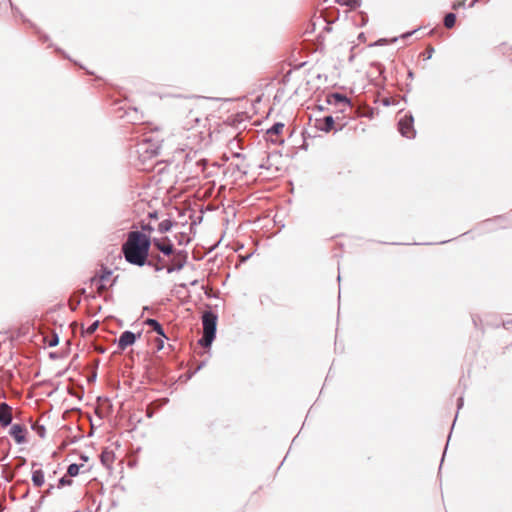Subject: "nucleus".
I'll list each match as a JSON object with an SVG mask.
<instances>
[{
    "label": "nucleus",
    "mask_w": 512,
    "mask_h": 512,
    "mask_svg": "<svg viewBox=\"0 0 512 512\" xmlns=\"http://www.w3.org/2000/svg\"><path fill=\"white\" fill-rule=\"evenodd\" d=\"M207 113L198 101L187 104L179 119V133L193 144H200L210 136Z\"/></svg>",
    "instance_id": "nucleus-1"
},
{
    "label": "nucleus",
    "mask_w": 512,
    "mask_h": 512,
    "mask_svg": "<svg viewBox=\"0 0 512 512\" xmlns=\"http://www.w3.org/2000/svg\"><path fill=\"white\" fill-rule=\"evenodd\" d=\"M150 246L151 240L148 235L140 231H131L122 245V252L128 263L144 266L148 259Z\"/></svg>",
    "instance_id": "nucleus-2"
},
{
    "label": "nucleus",
    "mask_w": 512,
    "mask_h": 512,
    "mask_svg": "<svg viewBox=\"0 0 512 512\" xmlns=\"http://www.w3.org/2000/svg\"><path fill=\"white\" fill-rule=\"evenodd\" d=\"M202 324L203 337L200 339L199 343L203 347H209L215 338L217 316L211 311L204 312L202 316Z\"/></svg>",
    "instance_id": "nucleus-3"
},
{
    "label": "nucleus",
    "mask_w": 512,
    "mask_h": 512,
    "mask_svg": "<svg viewBox=\"0 0 512 512\" xmlns=\"http://www.w3.org/2000/svg\"><path fill=\"white\" fill-rule=\"evenodd\" d=\"M400 133L407 138H412L415 135V131L413 128V117L405 115L403 118L399 120L398 123Z\"/></svg>",
    "instance_id": "nucleus-4"
},
{
    "label": "nucleus",
    "mask_w": 512,
    "mask_h": 512,
    "mask_svg": "<svg viewBox=\"0 0 512 512\" xmlns=\"http://www.w3.org/2000/svg\"><path fill=\"white\" fill-rule=\"evenodd\" d=\"M137 336L130 332L125 331L121 334V336L118 339V347L120 350H125L127 347L133 345L136 341Z\"/></svg>",
    "instance_id": "nucleus-5"
},
{
    "label": "nucleus",
    "mask_w": 512,
    "mask_h": 512,
    "mask_svg": "<svg viewBox=\"0 0 512 512\" xmlns=\"http://www.w3.org/2000/svg\"><path fill=\"white\" fill-rule=\"evenodd\" d=\"M12 421V408L5 402L0 403V424L8 426Z\"/></svg>",
    "instance_id": "nucleus-6"
},
{
    "label": "nucleus",
    "mask_w": 512,
    "mask_h": 512,
    "mask_svg": "<svg viewBox=\"0 0 512 512\" xmlns=\"http://www.w3.org/2000/svg\"><path fill=\"white\" fill-rule=\"evenodd\" d=\"M26 428L20 424L12 425L10 435L14 438L16 443L21 444L25 442Z\"/></svg>",
    "instance_id": "nucleus-7"
},
{
    "label": "nucleus",
    "mask_w": 512,
    "mask_h": 512,
    "mask_svg": "<svg viewBox=\"0 0 512 512\" xmlns=\"http://www.w3.org/2000/svg\"><path fill=\"white\" fill-rule=\"evenodd\" d=\"M154 246L163 252L165 255H171L173 253V245L170 243L168 238L154 239Z\"/></svg>",
    "instance_id": "nucleus-8"
},
{
    "label": "nucleus",
    "mask_w": 512,
    "mask_h": 512,
    "mask_svg": "<svg viewBox=\"0 0 512 512\" xmlns=\"http://www.w3.org/2000/svg\"><path fill=\"white\" fill-rule=\"evenodd\" d=\"M100 459L104 466H106L107 468H110L114 462L115 456H114L113 451L105 449L102 451V453L100 455Z\"/></svg>",
    "instance_id": "nucleus-9"
},
{
    "label": "nucleus",
    "mask_w": 512,
    "mask_h": 512,
    "mask_svg": "<svg viewBox=\"0 0 512 512\" xmlns=\"http://www.w3.org/2000/svg\"><path fill=\"white\" fill-rule=\"evenodd\" d=\"M45 482L44 472L41 469L34 470L32 472V483L35 487L39 488L43 486Z\"/></svg>",
    "instance_id": "nucleus-10"
},
{
    "label": "nucleus",
    "mask_w": 512,
    "mask_h": 512,
    "mask_svg": "<svg viewBox=\"0 0 512 512\" xmlns=\"http://www.w3.org/2000/svg\"><path fill=\"white\" fill-rule=\"evenodd\" d=\"M111 276V271L107 268H102L101 269V272L99 275H95L94 277L91 278V283H100V282H105L107 280H109Z\"/></svg>",
    "instance_id": "nucleus-11"
},
{
    "label": "nucleus",
    "mask_w": 512,
    "mask_h": 512,
    "mask_svg": "<svg viewBox=\"0 0 512 512\" xmlns=\"http://www.w3.org/2000/svg\"><path fill=\"white\" fill-rule=\"evenodd\" d=\"M145 324L150 326L153 331H155L159 336L163 337V338H167L165 333H164V330L162 328V326L160 325V323L155 320V319H147L145 321Z\"/></svg>",
    "instance_id": "nucleus-12"
},
{
    "label": "nucleus",
    "mask_w": 512,
    "mask_h": 512,
    "mask_svg": "<svg viewBox=\"0 0 512 512\" xmlns=\"http://www.w3.org/2000/svg\"><path fill=\"white\" fill-rule=\"evenodd\" d=\"M283 128H284L283 123H275L270 129L267 130V134L270 136V139L272 142H274V143L277 142V139H273L272 136L273 135L277 136L280 133H282Z\"/></svg>",
    "instance_id": "nucleus-13"
},
{
    "label": "nucleus",
    "mask_w": 512,
    "mask_h": 512,
    "mask_svg": "<svg viewBox=\"0 0 512 512\" xmlns=\"http://www.w3.org/2000/svg\"><path fill=\"white\" fill-rule=\"evenodd\" d=\"M173 227V222L170 219H165L161 221L158 225V231L161 233H166L171 230Z\"/></svg>",
    "instance_id": "nucleus-14"
},
{
    "label": "nucleus",
    "mask_w": 512,
    "mask_h": 512,
    "mask_svg": "<svg viewBox=\"0 0 512 512\" xmlns=\"http://www.w3.org/2000/svg\"><path fill=\"white\" fill-rule=\"evenodd\" d=\"M331 97L335 104H342V105L348 106V107L350 106L349 100L344 95L336 93V94H333Z\"/></svg>",
    "instance_id": "nucleus-15"
},
{
    "label": "nucleus",
    "mask_w": 512,
    "mask_h": 512,
    "mask_svg": "<svg viewBox=\"0 0 512 512\" xmlns=\"http://www.w3.org/2000/svg\"><path fill=\"white\" fill-rule=\"evenodd\" d=\"M456 22V16L453 13H448L444 18V25L446 28L451 29Z\"/></svg>",
    "instance_id": "nucleus-16"
},
{
    "label": "nucleus",
    "mask_w": 512,
    "mask_h": 512,
    "mask_svg": "<svg viewBox=\"0 0 512 512\" xmlns=\"http://www.w3.org/2000/svg\"><path fill=\"white\" fill-rule=\"evenodd\" d=\"M334 127V119L332 116H327L324 118V126L321 128L322 130L329 132Z\"/></svg>",
    "instance_id": "nucleus-17"
},
{
    "label": "nucleus",
    "mask_w": 512,
    "mask_h": 512,
    "mask_svg": "<svg viewBox=\"0 0 512 512\" xmlns=\"http://www.w3.org/2000/svg\"><path fill=\"white\" fill-rule=\"evenodd\" d=\"M80 466L77 464H71L68 466L67 474L70 477H75L79 474Z\"/></svg>",
    "instance_id": "nucleus-18"
},
{
    "label": "nucleus",
    "mask_w": 512,
    "mask_h": 512,
    "mask_svg": "<svg viewBox=\"0 0 512 512\" xmlns=\"http://www.w3.org/2000/svg\"><path fill=\"white\" fill-rule=\"evenodd\" d=\"M98 326L99 322L95 321L94 323L89 325L85 330H83L82 333L85 335H92L97 330Z\"/></svg>",
    "instance_id": "nucleus-19"
},
{
    "label": "nucleus",
    "mask_w": 512,
    "mask_h": 512,
    "mask_svg": "<svg viewBox=\"0 0 512 512\" xmlns=\"http://www.w3.org/2000/svg\"><path fill=\"white\" fill-rule=\"evenodd\" d=\"M92 285H95L96 286V289H97V293L98 295H101L106 289V285L104 284V282H100V283H91Z\"/></svg>",
    "instance_id": "nucleus-20"
},
{
    "label": "nucleus",
    "mask_w": 512,
    "mask_h": 512,
    "mask_svg": "<svg viewBox=\"0 0 512 512\" xmlns=\"http://www.w3.org/2000/svg\"><path fill=\"white\" fill-rule=\"evenodd\" d=\"M72 484V480L66 478V477H62L60 480H59V487H64L66 485H71Z\"/></svg>",
    "instance_id": "nucleus-21"
},
{
    "label": "nucleus",
    "mask_w": 512,
    "mask_h": 512,
    "mask_svg": "<svg viewBox=\"0 0 512 512\" xmlns=\"http://www.w3.org/2000/svg\"><path fill=\"white\" fill-rule=\"evenodd\" d=\"M36 432L40 437L45 436V428L43 426L36 427Z\"/></svg>",
    "instance_id": "nucleus-22"
},
{
    "label": "nucleus",
    "mask_w": 512,
    "mask_h": 512,
    "mask_svg": "<svg viewBox=\"0 0 512 512\" xmlns=\"http://www.w3.org/2000/svg\"><path fill=\"white\" fill-rule=\"evenodd\" d=\"M156 344H157V349L160 350L163 348L164 346V341H163V337L161 338H157L156 339Z\"/></svg>",
    "instance_id": "nucleus-23"
},
{
    "label": "nucleus",
    "mask_w": 512,
    "mask_h": 512,
    "mask_svg": "<svg viewBox=\"0 0 512 512\" xmlns=\"http://www.w3.org/2000/svg\"><path fill=\"white\" fill-rule=\"evenodd\" d=\"M58 344V337L54 335L52 339L49 341V346H56Z\"/></svg>",
    "instance_id": "nucleus-24"
},
{
    "label": "nucleus",
    "mask_w": 512,
    "mask_h": 512,
    "mask_svg": "<svg viewBox=\"0 0 512 512\" xmlns=\"http://www.w3.org/2000/svg\"><path fill=\"white\" fill-rule=\"evenodd\" d=\"M142 229L148 232H151L153 230V228L150 225H144L142 226Z\"/></svg>",
    "instance_id": "nucleus-25"
},
{
    "label": "nucleus",
    "mask_w": 512,
    "mask_h": 512,
    "mask_svg": "<svg viewBox=\"0 0 512 512\" xmlns=\"http://www.w3.org/2000/svg\"><path fill=\"white\" fill-rule=\"evenodd\" d=\"M463 2H457L453 4V9H457L458 7L462 6Z\"/></svg>",
    "instance_id": "nucleus-26"
},
{
    "label": "nucleus",
    "mask_w": 512,
    "mask_h": 512,
    "mask_svg": "<svg viewBox=\"0 0 512 512\" xmlns=\"http://www.w3.org/2000/svg\"><path fill=\"white\" fill-rule=\"evenodd\" d=\"M149 216H150L151 218H157V214H156V213H150V214H149Z\"/></svg>",
    "instance_id": "nucleus-27"
}]
</instances>
